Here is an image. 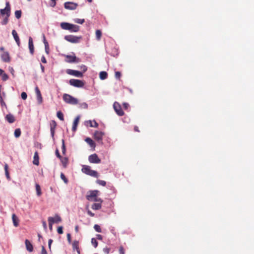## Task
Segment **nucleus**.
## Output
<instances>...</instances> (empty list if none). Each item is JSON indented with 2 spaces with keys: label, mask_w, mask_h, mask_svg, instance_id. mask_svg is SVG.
Returning <instances> with one entry per match:
<instances>
[{
  "label": "nucleus",
  "mask_w": 254,
  "mask_h": 254,
  "mask_svg": "<svg viewBox=\"0 0 254 254\" xmlns=\"http://www.w3.org/2000/svg\"><path fill=\"white\" fill-rule=\"evenodd\" d=\"M81 170L83 173L87 175L97 178L99 177V174L98 172L96 171L91 170V167L89 166L83 165Z\"/></svg>",
  "instance_id": "nucleus-1"
},
{
  "label": "nucleus",
  "mask_w": 254,
  "mask_h": 254,
  "mask_svg": "<svg viewBox=\"0 0 254 254\" xmlns=\"http://www.w3.org/2000/svg\"><path fill=\"white\" fill-rule=\"evenodd\" d=\"M63 100L65 103L69 104L76 105L78 103V100L76 98L67 94H64Z\"/></svg>",
  "instance_id": "nucleus-2"
},
{
  "label": "nucleus",
  "mask_w": 254,
  "mask_h": 254,
  "mask_svg": "<svg viewBox=\"0 0 254 254\" xmlns=\"http://www.w3.org/2000/svg\"><path fill=\"white\" fill-rule=\"evenodd\" d=\"M64 39L71 43H79L82 39V36H76L71 35H66L64 37Z\"/></svg>",
  "instance_id": "nucleus-3"
},
{
  "label": "nucleus",
  "mask_w": 254,
  "mask_h": 254,
  "mask_svg": "<svg viewBox=\"0 0 254 254\" xmlns=\"http://www.w3.org/2000/svg\"><path fill=\"white\" fill-rule=\"evenodd\" d=\"M69 83L71 85L76 87H82L84 85L82 81L75 79H71L69 81Z\"/></svg>",
  "instance_id": "nucleus-4"
},
{
  "label": "nucleus",
  "mask_w": 254,
  "mask_h": 254,
  "mask_svg": "<svg viewBox=\"0 0 254 254\" xmlns=\"http://www.w3.org/2000/svg\"><path fill=\"white\" fill-rule=\"evenodd\" d=\"M113 107L116 114L118 116H123L124 115V112L123 111L120 104L118 102H115L114 103Z\"/></svg>",
  "instance_id": "nucleus-5"
},
{
  "label": "nucleus",
  "mask_w": 254,
  "mask_h": 254,
  "mask_svg": "<svg viewBox=\"0 0 254 254\" xmlns=\"http://www.w3.org/2000/svg\"><path fill=\"white\" fill-rule=\"evenodd\" d=\"M78 6V4L73 2L67 1L64 3V7L66 9L74 10Z\"/></svg>",
  "instance_id": "nucleus-6"
},
{
  "label": "nucleus",
  "mask_w": 254,
  "mask_h": 254,
  "mask_svg": "<svg viewBox=\"0 0 254 254\" xmlns=\"http://www.w3.org/2000/svg\"><path fill=\"white\" fill-rule=\"evenodd\" d=\"M0 14L2 15L6 14L7 17H9L10 14V6L8 1L6 2V6L5 8L1 9L0 10Z\"/></svg>",
  "instance_id": "nucleus-7"
},
{
  "label": "nucleus",
  "mask_w": 254,
  "mask_h": 254,
  "mask_svg": "<svg viewBox=\"0 0 254 254\" xmlns=\"http://www.w3.org/2000/svg\"><path fill=\"white\" fill-rule=\"evenodd\" d=\"M99 191L98 190H90L88 192V193L86 196V199L89 201H91L93 199V197L97 196Z\"/></svg>",
  "instance_id": "nucleus-8"
},
{
  "label": "nucleus",
  "mask_w": 254,
  "mask_h": 254,
  "mask_svg": "<svg viewBox=\"0 0 254 254\" xmlns=\"http://www.w3.org/2000/svg\"><path fill=\"white\" fill-rule=\"evenodd\" d=\"M88 160L91 163L97 164L101 162V159L95 153L90 155L88 157Z\"/></svg>",
  "instance_id": "nucleus-9"
},
{
  "label": "nucleus",
  "mask_w": 254,
  "mask_h": 254,
  "mask_svg": "<svg viewBox=\"0 0 254 254\" xmlns=\"http://www.w3.org/2000/svg\"><path fill=\"white\" fill-rule=\"evenodd\" d=\"M66 73L69 75H73L76 77H81L83 76V73L77 70L68 69L66 70Z\"/></svg>",
  "instance_id": "nucleus-10"
},
{
  "label": "nucleus",
  "mask_w": 254,
  "mask_h": 254,
  "mask_svg": "<svg viewBox=\"0 0 254 254\" xmlns=\"http://www.w3.org/2000/svg\"><path fill=\"white\" fill-rule=\"evenodd\" d=\"M104 135V132L99 131H96L94 134V138L97 141L102 142Z\"/></svg>",
  "instance_id": "nucleus-11"
},
{
  "label": "nucleus",
  "mask_w": 254,
  "mask_h": 254,
  "mask_svg": "<svg viewBox=\"0 0 254 254\" xmlns=\"http://www.w3.org/2000/svg\"><path fill=\"white\" fill-rule=\"evenodd\" d=\"M50 125V131H51V135L53 137H54V134H55V129L56 128L57 125V123L55 121L52 120L51 121Z\"/></svg>",
  "instance_id": "nucleus-12"
},
{
  "label": "nucleus",
  "mask_w": 254,
  "mask_h": 254,
  "mask_svg": "<svg viewBox=\"0 0 254 254\" xmlns=\"http://www.w3.org/2000/svg\"><path fill=\"white\" fill-rule=\"evenodd\" d=\"M67 62L68 63H79L80 61L79 58H77L75 56H66Z\"/></svg>",
  "instance_id": "nucleus-13"
},
{
  "label": "nucleus",
  "mask_w": 254,
  "mask_h": 254,
  "mask_svg": "<svg viewBox=\"0 0 254 254\" xmlns=\"http://www.w3.org/2000/svg\"><path fill=\"white\" fill-rule=\"evenodd\" d=\"M72 249L73 250H76L78 254H80V251L79 247V242L74 240L72 243Z\"/></svg>",
  "instance_id": "nucleus-14"
},
{
  "label": "nucleus",
  "mask_w": 254,
  "mask_h": 254,
  "mask_svg": "<svg viewBox=\"0 0 254 254\" xmlns=\"http://www.w3.org/2000/svg\"><path fill=\"white\" fill-rule=\"evenodd\" d=\"M2 60L5 63L10 62V57L9 54L7 52H3L1 56Z\"/></svg>",
  "instance_id": "nucleus-15"
},
{
  "label": "nucleus",
  "mask_w": 254,
  "mask_h": 254,
  "mask_svg": "<svg viewBox=\"0 0 254 254\" xmlns=\"http://www.w3.org/2000/svg\"><path fill=\"white\" fill-rule=\"evenodd\" d=\"M28 46L31 54L33 55L34 51V47L33 42V40L31 37H29L28 41Z\"/></svg>",
  "instance_id": "nucleus-16"
},
{
  "label": "nucleus",
  "mask_w": 254,
  "mask_h": 254,
  "mask_svg": "<svg viewBox=\"0 0 254 254\" xmlns=\"http://www.w3.org/2000/svg\"><path fill=\"white\" fill-rule=\"evenodd\" d=\"M52 219V221H53V224L55 223H59L62 221V219H61V217L57 214H56L54 217H48V219Z\"/></svg>",
  "instance_id": "nucleus-17"
},
{
  "label": "nucleus",
  "mask_w": 254,
  "mask_h": 254,
  "mask_svg": "<svg viewBox=\"0 0 254 254\" xmlns=\"http://www.w3.org/2000/svg\"><path fill=\"white\" fill-rule=\"evenodd\" d=\"M12 34L13 38H14L15 42H16L17 44L18 45V46H19L20 44V42L19 38L18 36V34H17L16 31L15 30H13L12 31Z\"/></svg>",
  "instance_id": "nucleus-18"
},
{
  "label": "nucleus",
  "mask_w": 254,
  "mask_h": 254,
  "mask_svg": "<svg viewBox=\"0 0 254 254\" xmlns=\"http://www.w3.org/2000/svg\"><path fill=\"white\" fill-rule=\"evenodd\" d=\"M60 26L63 29L69 31L71 26V23L67 22H62L60 24Z\"/></svg>",
  "instance_id": "nucleus-19"
},
{
  "label": "nucleus",
  "mask_w": 254,
  "mask_h": 254,
  "mask_svg": "<svg viewBox=\"0 0 254 254\" xmlns=\"http://www.w3.org/2000/svg\"><path fill=\"white\" fill-rule=\"evenodd\" d=\"M25 243L26 250L29 252H32L33 250V247L32 245L30 242V241L28 240H26Z\"/></svg>",
  "instance_id": "nucleus-20"
},
{
  "label": "nucleus",
  "mask_w": 254,
  "mask_h": 254,
  "mask_svg": "<svg viewBox=\"0 0 254 254\" xmlns=\"http://www.w3.org/2000/svg\"><path fill=\"white\" fill-rule=\"evenodd\" d=\"M39 155L37 151H36L34 153L33 163L35 165H39Z\"/></svg>",
  "instance_id": "nucleus-21"
},
{
  "label": "nucleus",
  "mask_w": 254,
  "mask_h": 254,
  "mask_svg": "<svg viewBox=\"0 0 254 254\" xmlns=\"http://www.w3.org/2000/svg\"><path fill=\"white\" fill-rule=\"evenodd\" d=\"M79 119H80V117L79 116H77L75 119V120H74V121L73 122L72 129L74 131L76 130L77 126V125H78V124L79 123Z\"/></svg>",
  "instance_id": "nucleus-22"
},
{
  "label": "nucleus",
  "mask_w": 254,
  "mask_h": 254,
  "mask_svg": "<svg viewBox=\"0 0 254 254\" xmlns=\"http://www.w3.org/2000/svg\"><path fill=\"white\" fill-rule=\"evenodd\" d=\"M5 119L9 123H13L15 121L14 117L10 114L7 115L5 117Z\"/></svg>",
  "instance_id": "nucleus-23"
},
{
  "label": "nucleus",
  "mask_w": 254,
  "mask_h": 254,
  "mask_svg": "<svg viewBox=\"0 0 254 254\" xmlns=\"http://www.w3.org/2000/svg\"><path fill=\"white\" fill-rule=\"evenodd\" d=\"M79 30V26L76 25L71 24L69 31L71 32H77Z\"/></svg>",
  "instance_id": "nucleus-24"
},
{
  "label": "nucleus",
  "mask_w": 254,
  "mask_h": 254,
  "mask_svg": "<svg viewBox=\"0 0 254 254\" xmlns=\"http://www.w3.org/2000/svg\"><path fill=\"white\" fill-rule=\"evenodd\" d=\"M12 219L14 226L17 227L19 225V220L15 214H12Z\"/></svg>",
  "instance_id": "nucleus-25"
},
{
  "label": "nucleus",
  "mask_w": 254,
  "mask_h": 254,
  "mask_svg": "<svg viewBox=\"0 0 254 254\" xmlns=\"http://www.w3.org/2000/svg\"><path fill=\"white\" fill-rule=\"evenodd\" d=\"M87 125H89L90 127H98V124L95 121H88L86 122Z\"/></svg>",
  "instance_id": "nucleus-26"
},
{
  "label": "nucleus",
  "mask_w": 254,
  "mask_h": 254,
  "mask_svg": "<svg viewBox=\"0 0 254 254\" xmlns=\"http://www.w3.org/2000/svg\"><path fill=\"white\" fill-rule=\"evenodd\" d=\"M85 141L90 145L91 147H95V143L90 138L87 137L85 139Z\"/></svg>",
  "instance_id": "nucleus-27"
},
{
  "label": "nucleus",
  "mask_w": 254,
  "mask_h": 254,
  "mask_svg": "<svg viewBox=\"0 0 254 254\" xmlns=\"http://www.w3.org/2000/svg\"><path fill=\"white\" fill-rule=\"evenodd\" d=\"M4 171H5V174L6 177L7 179V180H10V177L9 173V172H8V165L7 164H5L4 165Z\"/></svg>",
  "instance_id": "nucleus-28"
},
{
  "label": "nucleus",
  "mask_w": 254,
  "mask_h": 254,
  "mask_svg": "<svg viewBox=\"0 0 254 254\" xmlns=\"http://www.w3.org/2000/svg\"><path fill=\"white\" fill-rule=\"evenodd\" d=\"M101 202L94 203L91 207L94 210H99L101 208Z\"/></svg>",
  "instance_id": "nucleus-29"
},
{
  "label": "nucleus",
  "mask_w": 254,
  "mask_h": 254,
  "mask_svg": "<svg viewBox=\"0 0 254 254\" xmlns=\"http://www.w3.org/2000/svg\"><path fill=\"white\" fill-rule=\"evenodd\" d=\"M100 78L102 80H104L107 78L108 74L106 71H101L100 72Z\"/></svg>",
  "instance_id": "nucleus-30"
},
{
  "label": "nucleus",
  "mask_w": 254,
  "mask_h": 254,
  "mask_svg": "<svg viewBox=\"0 0 254 254\" xmlns=\"http://www.w3.org/2000/svg\"><path fill=\"white\" fill-rule=\"evenodd\" d=\"M35 187L37 195L40 196L42 194L40 186L38 184H36Z\"/></svg>",
  "instance_id": "nucleus-31"
},
{
  "label": "nucleus",
  "mask_w": 254,
  "mask_h": 254,
  "mask_svg": "<svg viewBox=\"0 0 254 254\" xmlns=\"http://www.w3.org/2000/svg\"><path fill=\"white\" fill-rule=\"evenodd\" d=\"M61 161L62 162L63 166L65 167L68 163V159L66 157H62L61 159Z\"/></svg>",
  "instance_id": "nucleus-32"
},
{
  "label": "nucleus",
  "mask_w": 254,
  "mask_h": 254,
  "mask_svg": "<svg viewBox=\"0 0 254 254\" xmlns=\"http://www.w3.org/2000/svg\"><path fill=\"white\" fill-rule=\"evenodd\" d=\"M102 36L101 31L100 30H97L96 31V37L97 40H100Z\"/></svg>",
  "instance_id": "nucleus-33"
},
{
  "label": "nucleus",
  "mask_w": 254,
  "mask_h": 254,
  "mask_svg": "<svg viewBox=\"0 0 254 254\" xmlns=\"http://www.w3.org/2000/svg\"><path fill=\"white\" fill-rule=\"evenodd\" d=\"M21 135V130L20 128H16L14 131V136L15 137L18 138Z\"/></svg>",
  "instance_id": "nucleus-34"
},
{
  "label": "nucleus",
  "mask_w": 254,
  "mask_h": 254,
  "mask_svg": "<svg viewBox=\"0 0 254 254\" xmlns=\"http://www.w3.org/2000/svg\"><path fill=\"white\" fill-rule=\"evenodd\" d=\"M57 117L61 121L64 120V115L61 111H59L57 114Z\"/></svg>",
  "instance_id": "nucleus-35"
},
{
  "label": "nucleus",
  "mask_w": 254,
  "mask_h": 254,
  "mask_svg": "<svg viewBox=\"0 0 254 254\" xmlns=\"http://www.w3.org/2000/svg\"><path fill=\"white\" fill-rule=\"evenodd\" d=\"M96 183L99 185L105 187L106 185V182L103 180H97Z\"/></svg>",
  "instance_id": "nucleus-36"
},
{
  "label": "nucleus",
  "mask_w": 254,
  "mask_h": 254,
  "mask_svg": "<svg viewBox=\"0 0 254 254\" xmlns=\"http://www.w3.org/2000/svg\"><path fill=\"white\" fill-rule=\"evenodd\" d=\"M22 12L21 10H16L15 11V16L16 18L19 19L21 16Z\"/></svg>",
  "instance_id": "nucleus-37"
},
{
  "label": "nucleus",
  "mask_w": 254,
  "mask_h": 254,
  "mask_svg": "<svg viewBox=\"0 0 254 254\" xmlns=\"http://www.w3.org/2000/svg\"><path fill=\"white\" fill-rule=\"evenodd\" d=\"M36 96H37V99L38 104H42V102H43V98H42L41 94H39V95H36Z\"/></svg>",
  "instance_id": "nucleus-38"
},
{
  "label": "nucleus",
  "mask_w": 254,
  "mask_h": 254,
  "mask_svg": "<svg viewBox=\"0 0 254 254\" xmlns=\"http://www.w3.org/2000/svg\"><path fill=\"white\" fill-rule=\"evenodd\" d=\"M1 78H2V80L3 81H6L8 79V76L7 75V74H6L4 71H3V72L2 73V74H1Z\"/></svg>",
  "instance_id": "nucleus-39"
},
{
  "label": "nucleus",
  "mask_w": 254,
  "mask_h": 254,
  "mask_svg": "<svg viewBox=\"0 0 254 254\" xmlns=\"http://www.w3.org/2000/svg\"><path fill=\"white\" fill-rule=\"evenodd\" d=\"M91 243L95 248H96L98 246V242L95 238H92L91 239Z\"/></svg>",
  "instance_id": "nucleus-40"
},
{
  "label": "nucleus",
  "mask_w": 254,
  "mask_h": 254,
  "mask_svg": "<svg viewBox=\"0 0 254 254\" xmlns=\"http://www.w3.org/2000/svg\"><path fill=\"white\" fill-rule=\"evenodd\" d=\"M62 153L64 154L66 151L65 146L64 144V140H62Z\"/></svg>",
  "instance_id": "nucleus-41"
},
{
  "label": "nucleus",
  "mask_w": 254,
  "mask_h": 254,
  "mask_svg": "<svg viewBox=\"0 0 254 254\" xmlns=\"http://www.w3.org/2000/svg\"><path fill=\"white\" fill-rule=\"evenodd\" d=\"M94 228L95 230L96 231L99 233L101 232V229L100 228V226L97 224H95L94 226Z\"/></svg>",
  "instance_id": "nucleus-42"
},
{
  "label": "nucleus",
  "mask_w": 254,
  "mask_h": 254,
  "mask_svg": "<svg viewBox=\"0 0 254 254\" xmlns=\"http://www.w3.org/2000/svg\"><path fill=\"white\" fill-rule=\"evenodd\" d=\"M61 178L65 184H67L68 183L67 179L65 177V176L63 173L61 174Z\"/></svg>",
  "instance_id": "nucleus-43"
},
{
  "label": "nucleus",
  "mask_w": 254,
  "mask_h": 254,
  "mask_svg": "<svg viewBox=\"0 0 254 254\" xmlns=\"http://www.w3.org/2000/svg\"><path fill=\"white\" fill-rule=\"evenodd\" d=\"M85 20L84 19H79V18H76L75 19H74V22L77 23H79V24H83Z\"/></svg>",
  "instance_id": "nucleus-44"
},
{
  "label": "nucleus",
  "mask_w": 254,
  "mask_h": 254,
  "mask_svg": "<svg viewBox=\"0 0 254 254\" xmlns=\"http://www.w3.org/2000/svg\"><path fill=\"white\" fill-rule=\"evenodd\" d=\"M49 229L51 231L53 230V221H52V219H48Z\"/></svg>",
  "instance_id": "nucleus-45"
},
{
  "label": "nucleus",
  "mask_w": 254,
  "mask_h": 254,
  "mask_svg": "<svg viewBox=\"0 0 254 254\" xmlns=\"http://www.w3.org/2000/svg\"><path fill=\"white\" fill-rule=\"evenodd\" d=\"M93 201H96V202H99L102 203L103 202V200L100 198L97 197V196H95V197H93V199H92Z\"/></svg>",
  "instance_id": "nucleus-46"
},
{
  "label": "nucleus",
  "mask_w": 254,
  "mask_h": 254,
  "mask_svg": "<svg viewBox=\"0 0 254 254\" xmlns=\"http://www.w3.org/2000/svg\"><path fill=\"white\" fill-rule=\"evenodd\" d=\"M8 17H7V16H6L4 18V19L1 22V24L2 25H6L8 21Z\"/></svg>",
  "instance_id": "nucleus-47"
},
{
  "label": "nucleus",
  "mask_w": 254,
  "mask_h": 254,
  "mask_svg": "<svg viewBox=\"0 0 254 254\" xmlns=\"http://www.w3.org/2000/svg\"><path fill=\"white\" fill-rule=\"evenodd\" d=\"M119 252L120 254H125V250L122 246L119 247Z\"/></svg>",
  "instance_id": "nucleus-48"
},
{
  "label": "nucleus",
  "mask_w": 254,
  "mask_h": 254,
  "mask_svg": "<svg viewBox=\"0 0 254 254\" xmlns=\"http://www.w3.org/2000/svg\"><path fill=\"white\" fill-rule=\"evenodd\" d=\"M121 76V73L120 71H116L115 72V77L118 79H120Z\"/></svg>",
  "instance_id": "nucleus-49"
},
{
  "label": "nucleus",
  "mask_w": 254,
  "mask_h": 254,
  "mask_svg": "<svg viewBox=\"0 0 254 254\" xmlns=\"http://www.w3.org/2000/svg\"><path fill=\"white\" fill-rule=\"evenodd\" d=\"M21 97L23 100H26L27 97L26 93L25 92H22L21 94Z\"/></svg>",
  "instance_id": "nucleus-50"
},
{
  "label": "nucleus",
  "mask_w": 254,
  "mask_h": 254,
  "mask_svg": "<svg viewBox=\"0 0 254 254\" xmlns=\"http://www.w3.org/2000/svg\"><path fill=\"white\" fill-rule=\"evenodd\" d=\"M57 232L60 234H62L63 233V227L62 226H60L58 228Z\"/></svg>",
  "instance_id": "nucleus-51"
},
{
  "label": "nucleus",
  "mask_w": 254,
  "mask_h": 254,
  "mask_svg": "<svg viewBox=\"0 0 254 254\" xmlns=\"http://www.w3.org/2000/svg\"><path fill=\"white\" fill-rule=\"evenodd\" d=\"M45 52L47 54H49V44L46 43V45H45Z\"/></svg>",
  "instance_id": "nucleus-52"
},
{
  "label": "nucleus",
  "mask_w": 254,
  "mask_h": 254,
  "mask_svg": "<svg viewBox=\"0 0 254 254\" xmlns=\"http://www.w3.org/2000/svg\"><path fill=\"white\" fill-rule=\"evenodd\" d=\"M67 239L68 243L70 244L71 242V235L69 233L67 234Z\"/></svg>",
  "instance_id": "nucleus-53"
},
{
  "label": "nucleus",
  "mask_w": 254,
  "mask_h": 254,
  "mask_svg": "<svg viewBox=\"0 0 254 254\" xmlns=\"http://www.w3.org/2000/svg\"><path fill=\"white\" fill-rule=\"evenodd\" d=\"M103 251L104 252V253H105L106 254H109V253H110V249L106 247V248H104L103 249Z\"/></svg>",
  "instance_id": "nucleus-54"
},
{
  "label": "nucleus",
  "mask_w": 254,
  "mask_h": 254,
  "mask_svg": "<svg viewBox=\"0 0 254 254\" xmlns=\"http://www.w3.org/2000/svg\"><path fill=\"white\" fill-rule=\"evenodd\" d=\"M42 225H43V228H44V230L45 231H47V224H46V221H42Z\"/></svg>",
  "instance_id": "nucleus-55"
},
{
  "label": "nucleus",
  "mask_w": 254,
  "mask_h": 254,
  "mask_svg": "<svg viewBox=\"0 0 254 254\" xmlns=\"http://www.w3.org/2000/svg\"><path fill=\"white\" fill-rule=\"evenodd\" d=\"M56 155L57 157L59 158L60 159L62 157V156L60 155L58 149H57L56 150Z\"/></svg>",
  "instance_id": "nucleus-56"
},
{
  "label": "nucleus",
  "mask_w": 254,
  "mask_h": 254,
  "mask_svg": "<svg viewBox=\"0 0 254 254\" xmlns=\"http://www.w3.org/2000/svg\"><path fill=\"white\" fill-rule=\"evenodd\" d=\"M41 254H47V251L44 246H42Z\"/></svg>",
  "instance_id": "nucleus-57"
},
{
  "label": "nucleus",
  "mask_w": 254,
  "mask_h": 254,
  "mask_svg": "<svg viewBox=\"0 0 254 254\" xmlns=\"http://www.w3.org/2000/svg\"><path fill=\"white\" fill-rule=\"evenodd\" d=\"M35 92H36V95L41 94L40 91L38 87H36L35 88Z\"/></svg>",
  "instance_id": "nucleus-58"
},
{
  "label": "nucleus",
  "mask_w": 254,
  "mask_h": 254,
  "mask_svg": "<svg viewBox=\"0 0 254 254\" xmlns=\"http://www.w3.org/2000/svg\"><path fill=\"white\" fill-rule=\"evenodd\" d=\"M41 62L43 63H47V61H46V59L45 58V57L43 56L41 58Z\"/></svg>",
  "instance_id": "nucleus-59"
},
{
  "label": "nucleus",
  "mask_w": 254,
  "mask_h": 254,
  "mask_svg": "<svg viewBox=\"0 0 254 254\" xmlns=\"http://www.w3.org/2000/svg\"><path fill=\"white\" fill-rule=\"evenodd\" d=\"M129 106V105L127 103H123V107L125 109H127Z\"/></svg>",
  "instance_id": "nucleus-60"
},
{
  "label": "nucleus",
  "mask_w": 254,
  "mask_h": 254,
  "mask_svg": "<svg viewBox=\"0 0 254 254\" xmlns=\"http://www.w3.org/2000/svg\"><path fill=\"white\" fill-rule=\"evenodd\" d=\"M87 213L89 215H90L91 217H93L94 216V214L92 213L90 210H88Z\"/></svg>",
  "instance_id": "nucleus-61"
},
{
  "label": "nucleus",
  "mask_w": 254,
  "mask_h": 254,
  "mask_svg": "<svg viewBox=\"0 0 254 254\" xmlns=\"http://www.w3.org/2000/svg\"><path fill=\"white\" fill-rule=\"evenodd\" d=\"M43 43H44V45H46V43L48 44V42H47V41L46 39L45 35H43Z\"/></svg>",
  "instance_id": "nucleus-62"
},
{
  "label": "nucleus",
  "mask_w": 254,
  "mask_h": 254,
  "mask_svg": "<svg viewBox=\"0 0 254 254\" xmlns=\"http://www.w3.org/2000/svg\"><path fill=\"white\" fill-rule=\"evenodd\" d=\"M81 106L84 108V109H87L88 108V105L86 103H83L82 105H81Z\"/></svg>",
  "instance_id": "nucleus-63"
},
{
  "label": "nucleus",
  "mask_w": 254,
  "mask_h": 254,
  "mask_svg": "<svg viewBox=\"0 0 254 254\" xmlns=\"http://www.w3.org/2000/svg\"><path fill=\"white\" fill-rule=\"evenodd\" d=\"M52 242H53V240L52 239H49V240L48 246H49V247L50 249L51 248V244H52Z\"/></svg>",
  "instance_id": "nucleus-64"
}]
</instances>
